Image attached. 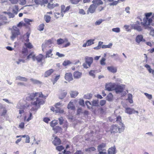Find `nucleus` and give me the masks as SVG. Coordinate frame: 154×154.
<instances>
[{"label":"nucleus","instance_id":"nucleus-1","mask_svg":"<svg viewBox=\"0 0 154 154\" xmlns=\"http://www.w3.org/2000/svg\"><path fill=\"white\" fill-rule=\"evenodd\" d=\"M37 93H31L28 94L26 97V99L28 100L31 101V103L32 105L37 106L36 110L39 108L41 105H42L45 103V101L42 99L37 97Z\"/></svg>","mask_w":154,"mask_h":154},{"label":"nucleus","instance_id":"nucleus-2","mask_svg":"<svg viewBox=\"0 0 154 154\" xmlns=\"http://www.w3.org/2000/svg\"><path fill=\"white\" fill-rule=\"evenodd\" d=\"M106 144L102 143L97 146V150L99 152V154H116V148L115 146L111 147L108 150V153L106 151Z\"/></svg>","mask_w":154,"mask_h":154},{"label":"nucleus","instance_id":"nucleus-3","mask_svg":"<svg viewBox=\"0 0 154 154\" xmlns=\"http://www.w3.org/2000/svg\"><path fill=\"white\" fill-rule=\"evenodd\" d=\"M152 14V13L150 12L145 14L146 17L143 19V22L141 23L142 25L145 27V29H147V26L150 25L152 21V18H149Z\"/></svg>","mask_w":154,"mask_h":154},{"label":"nucleus","instance_id":"nucleus-4","mask_svg":"<svg viewBox=\"0 0 154 154\" xmlns=\"http://www.w3.org/2000/svg\"><path fill=\"white\" fill-rule=\"evenodd\" d=\"M10 29L11 30V38L12 40H13L18 35H20V30L17 26H13L12 28Z\"/></svg>","mask_w":154,"mask_h":154},{"label":"nucleus","instance_id":"nucleus-5","mask_svg":"<svg viewBox=\"0 0 154 154\" xmlns=\"http://www.w3.org/2000/svg\"><path fill=\"white\" fill-rule=\"evenodd\" d=\"M85 59V62L83 63L82 66L84 68L87 69L91 66L93 62V59L92 57L88 56H86Z\"/></svg>","mask_w":154,"mask_h":154},{"label":"nucleus","instance_id":"nucleus-6","mask_svg":"<svg viewBox=\"0 0 154 154\" xmlns=\"http://www.w3.org/2000/svg\"><path fill=\"white\" fill-rule=\"evenodd\" d=\"M124 130V128H119L118 125H112L110 128V132L111 134L116 133L117 132L121 133Z\"/></svg>","mask_w":154,"mask_h":154},{"label":"nucleus","instance_id":"nucleus-7","mask_svg":"<svg viewBox=\"0 0 154 154\" xmlns=\"http://www.w3.org/2000/svg\"><path fill=\"white\" fill-rule=\"evenodd\" d=\"M125 88V85H115L114 90L116 94L122 93Z\"/></svg>","mask_w":154,"mask_h":154},{"label":"nucleus","instance_id":"nucleus-8","mask_svg":"<svg viewBox=\"0 0 154 154\" xmlns=\"http://www.w3.org/2000/svg\"><path fill=\"white\" fill-rule=\"evenodd\" d=\"M125 109V112L128 114L131 115L132 114H135L136 113H138V112L137 111H135L134 109L128 107H124Z\"/></svg>","mask_w":154,"mask_h":154},{"label":"nucleus","instance_id":"nucleus-9","mask_svg":"<svg viewBox=\"0 0 154 154\" xmlns=\"http://www.w3.org/2000/svg\"><path fill=\"white\" fill-rule=\"evenodd\" d=\"M131 26L132 29L139 32L141 31L142 30V28L140 26V22L138 21H137L136 24H132Z\"/></svg>","mask_w":154,"mask_h":154},{"label":"nucleus","instance_id":"nucleus-10","mask_svg":"<svg viewBox=\"0 0 154 154\" xmlns=\"http://www.w3.org/2000/svg\"><path fill=\"white\" fill-rule=\"evenodd\" d=\"M115 84H112L110 83L106 84L105 85V88L106 90L108 91H112L114 90Z\"/></svg>","mask_w":154,"mask_h":154},{"label":"nucleus","instance_id":"nucleus-11","mask_svg":"<svg viewBox=\"0 0 154 154\" xmlns=\"http://www.w3.org/2000/svg\"><path fill=\"white\" fill-rule=\"evenodd\" d=\"M64 77L65 79L69 82L72 81L73 79L72 75L71 73H66Z\"/></svg>","mask_w":154,"mask_h":154},{"label":"nucleus","instance_id":"nucleus-12","mask_svg":"<svg viewBox=\"0 0 154 154\" xmlns=\"http://www.w3.org/2000/svg\"><path fill=\"white\" fill-rule=\"evenodd\" d=\"M94 39H90L87 41L86 43L82 45L83 47H85L86 46H88L94 44Z\"/></svg>","mask_w":154,"mask_h":154},{"label":"nucleus","instance_id":"nucleus-13","mask_svg":"<svg viewBox=\"0 0 154 154\" xmlns=\"http://www.w3.org/2000/svg\"><path fill=\"white\" fill-rule=\"evenodd\" d=\"M136 42L139 43L141 42H145V40L143 39V37L142 35H138L137 36L135 39Z\"/></svg>","mask_w":154,"mask_h":154},{"label":"nucleus","instance_id":"nucleus-14","mask_svg":"<svg viewBox=\"0 0 154 154\" xmlns=\"http://www.w3.org/2000/svg\"><path fill=\"white\" fill-rule=\"evenodd\" d=\"M92 2L97 8L98 6L103 4V2L101 0H93Z\"/></svg>","mask_w":154,"mask_h":154},{"label":"nucleus","instance_id":"nucleus-15","mask_svg":"<svg viewBox=\"0 0 154 154\" xmlns=\"http://www.w3.org/2000/svg\"><path fill=\"white\" fill-rule=\"evenodd\" d=\"M51 40L50 39L45 42V43H43L42 45V51H45V48H46L49 44H51Z\"/></svg>","mask_w":154,"mask_h":154},{"label":"nucleus","instance_id":"nucleus-16","mask_svg":"<svg viewBox=\"0 0 154 154\" xmlns=\"http://www.w3.org/2000/svg\"><path fill=\"white\" fill-rule=\"evenodd\" d=\"M97 8V7L95 6L92 4L90 6L88 9V11H89L91 13H93L95 12Z\"/></svg>","mask_w":154,"mask_h":154},{"label":"nucleus","instance_id":"nucleus-17","mask_svg":"<svg viewBox=\"0 0 154 154\" xmlns=\"http://www.w3.org/2000/svg\"><path fill=\"white\" fill-rule=\"evenodd\" d=\"M82 75V73L78 71H75L74 72L73 77L75 79H78L81 77Z\"/></svg>","mask_w":154,"mask_h":154},{"label":"nucleus","instance_id":"nucleus-18","mask_svg":"<svg viewBox=\"0 0 154 154\" xmlns=\"http://www.w3.org/2000/svg\"><path fill=\"white\" fill-rule=\"evenodd\" d=\"M53 144L55 145H59L60 144L61 141L60 139L57 137H55L54 140L53 141Z\"/></svg>","mask_w":154,"mask_h":154},{"label":"nucleus","instance_id":"nucleus-19","mask_svg":"<svg viewBox=\"0 0 154 154\" xmlns=\"http://www.w3.org/2000/svg\"><path fill=\"white\" fill-rule=\"evenodd\" d=\"M16 107L20 109H24L26 107V106L24 105L22 103L19 102L17 103Z\"/></svg>","mask_w":154,"mask_h":154},{"label":"nucleus","instance_id":"nucleus-20","mask_svg":"<svg viewBox=\"0 0 154 154\" xmlns=\"http://www.w3.org/2000/svg\"><path fill=\"white\" fill-rule=\"evenodd\" d=\"M0 20L3 21L4 24H6L9 23V21H6L7 20V17L4 15H0Z\"/></svg>","mask_w":154,"mask_h":154},{"label":"nucleus","instance_id":"nucleus-21","mask_svg":"<svg viewBox=\"0 0 154 154\" xmlns=\"http://www.w3.org/2000/svg\"><path fill=\"white\" fill-rule=\"evenodd\" d=\"M107 69L110 72L115 73L117 72V69L113 66H108L107 67Z\"/></svg>","mask_w":154,"mask_h":154},{"label":"nucleus","instance_id":"nucleus-22","mask_svg":"<svg viewBox=\"0 0 154 154\" xmlns=\"http://www.w3.org/2000/svg\"><path fill=\"white\" fill-rule=\"evenodd\" d=\"M54 71V69H50L46 71L44 74V76L47 77L50 75Z\"/></svg>","mask_w":154,"mask_h":154},{"label":"nucleus","instance_id":"nucleus-23","mask_svg":"<svg viewBox=\"0 0 154 154\" xmlns=\"http://www.w3.org/2000/svg\"><path fill=\"white\" fill-rule=\"evenodd\" d=\"M65 41L67 42L68 41L67 39L66 38H65L64 40L63 39L60 38L58 39L57 40V44L58 45H61V44H62Z\"/></svg>","mask_w":154,"mask_h":154},{"label":"nucleus","instance_id":"nucleus-24","mask_svg":"<svg viewBox=\"0 0 154 154\" xmlns=\"http://www.w3.org/2000/svg\"><path fill=\"white\" fill-rule=\"evenodd\" d=\"M97 72L96 70H91L89 72V75L93 78L95 77V74Z\"/></svg>","mask_w":154,"mask_h":154},{"label":"nucleus","instance_id":"nucleus-25","mask_svg":"<svg viewBox=\"0 0 154 154\" xmlns=\"http://www.w3.org/2000/svg\"><path fill=\"white\" fill-rule=\"evenodd\" d=\"M30 80L32 83L34 84L38 85L42 84V82H41L32 78L30 79Z\"/></svg>","mask_w":154,"mask_h":154},{"label":"nucleus","instance_id":"nucleus-26","mask_svg":"<svg viewBox=\"0 0 154 154\" xmlns=\"http://www.w3.org/2000/svg\"><path fill=\"white\" fill-rule=\"evenodd\" d=\"M43 56L41 54H39L36 57H35V60H36L38 62H42Z\"/></svg>","mask_w":154,"mask_h":154},{"label":"nucleus","instance_id":"nucleus-27","mask_svg":"<svg viewBox=\"0 0 154 154\" xmlns=\"http://www.w3.org/2000/svg\"><path fill=\"white\" fill-rule=\"evenodd\" d=\"M70 94L71 97L75 98L77 95L78 94V92L76 91H71L70 92Z\"/></svg>","mask_w":154,"mask_h":154},{"label":"nucleus","instance_id":"nucleus-28","mask_svg":"<svg viewBox=\"0 0 154 154\" xmlns=\"http://www.w3.org/2000/svg\"><path fill=\"white\" fill-rule=\"evenodd\" d=\"M67 92L66 91H63L60 94L59 98L60 99L64 98L66 96Z\"/></svg>","mask_w":154,"mask_h":154},{"label":"nucleus","instance_id":"nucleus-29","mask_svg":"<svg viewBox=\"0 0 154 154\" xmlns=\"http://www.w3.org/2000/svg\"><path fill=\"white\" fill-rule=\"evenodd\" d=\"M16 80H19L21 81L26 82L27 81V79L25 77H22L20 76H17L16 78Z\"/></svg>","mask_w":154,"mask_h":154},{"label":"nucleus","instance_id":"nucleus-30","mask_svg":"<svg viewBox=\"0 0 154 154\" xmlns=\"http://www.w3.org/2000/svg\"><path fill=\"white\" fill-rule=\"evenodd\" d=\"M67 108L69 109H74L75 108V107L73 104V103L70 102L68 105Z\"/></svg>","mask_w":154,"mask_h":154},{"label":"nucleus","instance_id":"nucleus-31","mask_svg":"<svg viewBox=\"0 0 154 154\" xmlns=\"http://www.w3.org/2000/svg\"><path fill=\"white\" fill-rule=\"evenodd\" d=\"M50 2H49L48 5V8L50 9H52L53 8H54L58 6L59 5L58 4H51L50 3Z\"/></svg>","mask_w":154,"mask_h":154},{"label":"nucleus","instance_id":"nucleus-32","mask_svg":"<svg viewBox=\"0 0 154 154\" xmlns=\"http://www.w3.org/2000/svg\"><path fill=\"white\" fill-rule=\"evenodd\" d=\"M53 129L56 132V133H57V132L61 131L62 129L59 126H57L53 128Z\"/></svg>","mask_w":154,"mask_h":154},{"label":"nucleus","instance_id":"nucleus-33","mask_svg":"<svg viewBox=\"0 0 154 154\" xmlns=\"http://www.w3.org/2000/svg\"><path fill=\"white\" fill-rule=\"evenodd\" d=\"M116 121L118 123H119L120 125H121L122 127L123 126V124L122 122V119L121 117L120 116H118L117 117Z\"/></svg>","mask_w":154,"mask_h":154},{"label":"nucleus","instance_id":"nucleus-34","mask_svg":"<svg viewBox=\"0 0 154 154\" xmlns=\"http://www.w3.org/2000/svg\"><path fill=\"white\" fill-rule=\"evenodd\" d=\"M113 99V95L111 93H109L107 96L106 100L109 101H112Z\"/></svg>","mask_w":154,"mask_h":154},{"label":"nucleus","instance_id":"nucleus-35","mask_svg":"<svg viewBox=\"0 0 154 154\" xmlns=\"http://www.w3.org/2000/svg\"><path fill=\"white\" fill-rule=\"evenodd\" d=\"M112 44V43H110L108 45H103L102 46V48H111Z\"/></svg>","mask_w":154,"mask_h":154},{"label":"nucleus","instance_id":"nucleus-36","mask_svg":"<svg viewBox=\"0 0 154 154\" xmlns=\"http://www.w3.org/2000/svg\"><path fill=\"white\" fill-rule=\"evenodd\" d=\"M92 95L91 94H88L84 95V98L86 99H90L91 98Z\"/></svg>","mask_w":154,"mask_h":154},{"label":"nucleus","instance_id":"nucleus-37","mask_svg":"<svg viewBox=\"0 0 154 154\" xmlns=\"http://www.w3.org/2000/svg\"><path fill=\"white\" fill-rule=\"evenodd\" d=\"M53 50L52 49H51L46 52V58L47 57H51V56H50V54H51V56H52L53 55V54H51Z\"/></svg>","mask_w":154,"mask_h":154},{"label":"nucleus","instance_id":"nucleus-38","mask_svg":"<svg viewBox=\"0 0 154 154\" xmlns=\"http://www.w3.org/2000/svg\"><path fill=\"white\" fill-rule=\"evenodd\" d=\"M57 123H58L57 121L53 120L51 122L50 125L53 128L54 127Z\"/></svg>","mask_w":154,"mask_h":154},{"label":"nucleus","instance_id":"nucleus-39","mask_svg":"<svg viewBox=\"0 0 154 154\" xmlns=\"http://www.w3.org/2000/svg\"><path fill=\"white\" fill-rule=\"evenodd\" d=\"M98 100H93L91 105L93 106H98Z\"/></svg>","mask_w":154,"mask_h":154},{"label":"nucleus","instance_id":"nucleus-40","mask_svg":"<svg viewBox=\"0 0 154 154\" xmlns=\"http://www.w3.org/2000/svg\"><path fill=\"white\" fill-rule=\"evenodd\" d=\"M55 111L56 113H63L64 112L63 110L61 109L59 107H56Z\"/></svg>","mask_w":154,"mask_h":154},{"label":"nucleus","instance_id":"nucleus-41","mask_svg":"<svg viewBox=\"0 0 154 154\" xmlns=\"http://www.w3.org/2000/svg\"><path fill=\"white\" fill-rule=\"evenodd\" d=\"M51 17L50 16L45 15L44 17V19L46 22L48 23L51 20Z\"/></svg>","mask_w":154,"mask_h":154},{"label":"nucleus","instance_id":"nucleus-42","mask_svg":"<svg viewBox=\"0 0 154 154\" xmlns=\"http://www.w3.org/2000/svg\"><path fill=\"white\" fill-rule=\"evenodd\" d=\"M103 21H104L102 19H100L95 22V25L96 26L99 25H100Z\"/></svg>","mask_w":154,"mask_h":154},{"label":"nucleus","instance_id":"nucleus-43","mask_svg":"<svg viewBox=\"0 0 154 154\" xmlns=\"http://www.w3.org/2000/svg\"><path fill=\"white\" fill-rule=\"evenodd\" d=\"M30 58H32L33 61H35V56L33 53H31L28 56L27 58V59H29Z\"/></svg>","mask_w":154,"mask_h":154},{"label":"nucleus","instance_id":"nucleus-44","mask_svg":"<svg viewBox=\"0 0 154 154\" xmlns=\"http://www.w3.org/2000/svg\"><path fill=\"white\" fill-rule=\"evenodd\" d=\"M36 93H37V97L38 96L40 97H43L45 99L47 97L46 96H44V95L42 93V92H36Z\"/></svg>","mask_w":154,"mask_h":154},{"label":"nucleus","instance_id":"nucleus-45","mask_svg":"<svg viewBox=\"0 0 154 154\" xmlns=\"http://www.w3.org/2000/svg\"><path fill=\"white\" fill-rule=\"evenodd\" d=\"M112 31L117 33H119L120 32V28L117 27L116 28H112Z\"/></svg>","mask_w":154,"mask_h":154},{"label":"nucleus","instance_id":"nucleus-46","mask_svg":"<svg viewBox=\"0 0 154 154\" xmlns=\"http://www.w3.org/2000/svg\"><path fill=\"white\" fill-rule=\"evenodd\" d=\"M71 63V62L69 60H66L63 63V65L64 66H66Z\"/></svg>","mask_w":154,"mask_h":154},{"label":"nucleus","instance_id":"nucleus-47","mask_svg":"<svg viewBox=\"0 0 154 154\" xmlns=\"http://www.w3.org/2000/svg\"><path fill=\"white\" fill-rule=\"evenodd\" d=\"M65 6L64 5H62L61 6V15L62 17H63L64 16V11L65 10Z\"/></svg>","mask_w":154,"mask_h":154},{"label":"nucleus","instance_id":"nucleus-48","mask_svg":"<svg viewBox=\"0 0 154 154\" xmlns=\"http://www.w3.org/2000/svg\"><path fill=\"white\" fill-rule=\"evenodd\" d=\"M25 60L22 59H19L18 61H17L16 62L18 64H21V63H25Z\"/></svg>","mask_w":154,"mask_h":154},{"label":"nucleus","instance_id":"nucleus-49","mask_svg":"<svg viewBox=\"0 0 154 154\" xmlns=\"http://www.w3.org/2000/svg\"><path fill=\"white\" fill-rule=\"evenodd\" d=\"M44 24H41L38 26V29L40 31H42L44 28Z\"/></svg>","mask_w":154,"mask_h":154},{"label":"nucleus","instance_id":"nucleus-50","mask_svg":"<svg viewBox=\"0 0 154 154\" xmlns=\"http://www.w3.org/2000/svg\"><path fill=\"white\" fill-rule=\"evenodd\" d=\"M30 33L28 32H27L26 33L25 35L26 36V39L25 40V41L26 43L28 42L29 39V37Z\"/></svg>","mask_w":154,"mask_h":154},{"label":"nucleus","instance_id":"nucleus-51","mask_svg":"<svg viewBox=\"0 0 154 154\" xmlns=\"http://www.w3.org/2000/svg\"><path fill=\"white\" fill-rule=\"evenodd\" d=\"M24 21L27 24H30V22L32 21V20L27 18L24 19Z\"/></svg>","mask_w":154,"mask_h":154},{"label":"nucleus","instance_id":"nucleus-52","mask_svg":"<svg viewBox=\"0 0 154 154\" xmlns=\"http://www.w3.org/2000/svg\"><path fill=\"white\" fill-rule=\"evenodd\" d=\"M144 94L146 96V97L149 99L150 100L152 98V96L151 94H149L146 93H144Z\"/></svg>","mask_w":154,"mask_h":154},{"label":"nucleus","instance_id":"nucleus-53","mask_svg":"<svg viewBox=\"0 0 154 154\" xmlns=\"http://www.w3.org/2000/svg\"><path fill=\"white\" fill-rule=\"evenodd\" d=\"M71 3L73 4H77L80 0H70Z\"/></svg>","mask_w":154,"mask_h":154},{"label":"nucleus","instance_id":"nucleus-54","mask_svg":"<svg viewBox=\"0 0 154 154\" xmlns=\"http://www.w3.org/2000/svg\"><path fill=\"white\" fill-rule=\"evenodd\" d=\"M25 45H26V47L30 49L32 47V45L31 44L30 42H28V43H25Z\"/></svg>","mask_w":154,"mask_h":154},{"label":"nucleus","instance_id":"nucleus-55","mask_svg":"<svg viewBox=\"0 0 154 154\" xmlns=\"http://www.w3.org/2000/svg\"><path fill=\"white\" fill-rule=\"evenodd\" d=\"M106 60L105 58H102L100 61V64L102 65H105V61Z\"/></svg>","mask_w":154,"mask_h":154},{"label":"nucleus","instance_id":"nucleus-56","mask_svg":"<svg viewBox=\"0 0 154 154\" xmlns=\"http://www.w3.org/2000/svg\"><path fill=\"white\" fill-rule=\"evenodd\" d=\"M63 149H64V147L62 146H58L56 147V149L60 151Z\"/></svg>","mask_w":154,"mask_h":154},{"label":"nucleus","instance_id":"nucleus-57","mask_svg":"<svg viewBox=\"0 0 154 154\" xmlns=\"http://www.w3.org/2000/svg\"><path fill=\"white\" fill-rule=\"evenodd\" d=\"M79 103L80 105L84 106V101L83 99H80L79 101Z\"/></svg>","mask_w":154,"mask_h":154},{"label":"nucleus","instance_id":"nucleus-58","mask_svg":"<svg viewBox=\"0 0 154 154\" xmlns=\"http://www.w3.org/2000/svg\"><path fill=\"white\" fill-rule=\"evenodd\" d=\"M85 104L87 106L88 108V109H91V107L89 106V105H91V104L90 101H87L85 102Z\"/></svg>","mask_w":154,"mask_h":154},{"label":"nucleus","instance_id":"nucleus-59","mask_svg":"<svg viewBox=\"0 0 154 154\" xmlns=\"http://www.w3.org/2000/svg\"><path fill=\"white\" fill-rule=\"evenodd\" d=\"M7 14L8 15L9 18H13L15 16L14 14L10 12H8Z\"/></svg>","mask_w":154,"mask_h":154},{"label":"nucleus","instance_id":"nucleus-60","mask_svg":"<svg viewBox=\"0 0 154 154\" xmlns=\"http://www.w3.org/2000/svg\"><path fill=\"white\" fill-rule=\"evenodd\" d=\"M118 1H113V2L112 3H110L109 4V5L110 6L112 5H117L118 3Z\"/></svg>","mask_w":154,"mask_h":154},{"label":"nucleus","instance_id":"nucleus-61","mask_svg":"<svg viewBox=\"0 0 154 154\" xmlns=\"http://www.w3.org/2000/svg\"><path fill=\"white\" fill-rule=\"evenodd\" d=\"M32 118L33 116H32V113L30 112L29 113V116L28 118L27 119L26 121L27 122H29V120L32 119Z\"/></svg>","mask_w":154,"mask_h":154},{"label":"nucleus","instance_id":"nucleus-62","mask_svg":"<svg viewBox=\"0 0 154 154\" xmlns=\"http://www.w3.org/2000/svg\"><path fill=\"white\" fill-rule=\"evenodd\" d=\"M58 119L59 121V124L60 125H62L63 123V118L62 117H60Z\"/></svg>","mask_w":154,"mask_h":154},{"label":"nucleus","instance_id":"nucleus-63","mask_svg":"<svg viewBox=\"0 0 154 154\" xmlns=\"http://www.w3.org/2000/svg\"><path fill=\"white\" fill-rule=\"evenodd\" d=\"M106 103V101L104 100H101L100 101V104L101 106H103Z\"/></svg>","mask_w":154,"mask_h":154},{"label":"nucleus","instance_id":"nucleus-64","mask_svg":"<svg viewBox=\"0 0 154 154\" xmlns=\"http://www.w3.org/2000/svg\"><path fill=\"white\" fill-rule=\"evenodd\" d=\"M149 34L150 35H152L153 36H154V29L153 28L151 29Z\"/></svg>","mask_w":154,"mask_h":154}]
</instances>
